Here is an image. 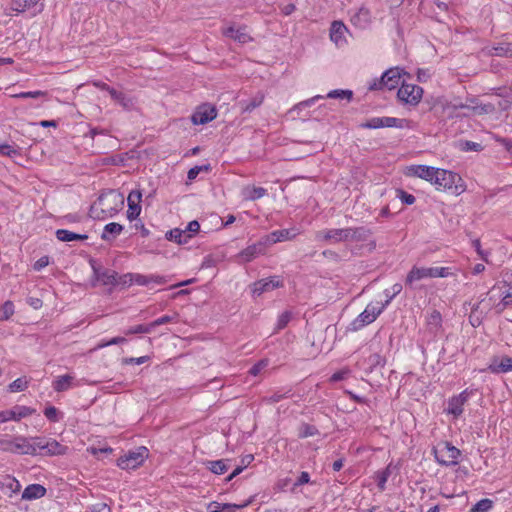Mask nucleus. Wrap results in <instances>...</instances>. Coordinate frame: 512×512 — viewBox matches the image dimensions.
Instances as JSON below:
<instances>
[{
    "label": "nucleus",
    "mask_w": 512,
    "mask_h": 512,
    "mask_svg": "<svg viewBox=\"0 0 512 512\" xmlns=\"http://www.w3.org/2000/svg\"><path fill=\"white\" fill-rule=\"evenodd\" d=\"M495 55L512 57V44L503 43L494 48Z\"/></svg>",
    "instance_id": "obj_47"
},
{
    "label": "nucleus",
    "mask_w": 512,
    "mask_h": 512,
    "mask_svg": "<svg viewBox=\"0 0 512 512\" xmlns=\"http://www.w3.org/2000/svg\"><path fill=\"white\" fill-rule=\"evenodd\" d=\"M12 7L18 12L31 10L33 14L42 12L44 4L42 0H13Z\"/></svg>",
    "instance_id": "obj_15"
},
{
    "label": "nucleus",
    "mask_w": 512,
    "mask_h": 512,
    "mask_svg": "<svg viewBox=\"0 0 512 512\" xmlns=\"http://www.w3.org/2000/svg\"><path fill=\"white\" fill-rule=\"evenodd\" d=\"M268 365V362L266 360H261L258 363L254 364L250 370L249 373L253 376H257L261 373V371L266 368Z\"/></svg>",
    "instance_id": "obj_59"
},
{
    "label": "nucleus",
    "mask_w": 512,
    "mask_h": 512,
    "mask_svg": "<svg viewBox=\"0 0 512 512\" xmlns=\"http://www.w3.org/2000/svg\"><path fill=\"white\" fill-rule=\"evenodd\" d=\"M282 286V282L277 277L268 279H261L253 284V294L261 295L264 292L272 291L275 288Z\"/></svg>",
    "instance_id": "obj_18"
},
{
    "label": "nucleus",
    "mask_w": 512,
    "mask_h": 512,
    "mask_svg": "<svg viewBox=\"0 0 512 512\" xmlns=\"http://www.w3.org/2000/svg\"><path fill=\"white\" fill-rule=\"evenodd\" d=\"M75 377L70 374L61 375L55 378L52 383L53 389L56 392H64L74 386Z\"/></svg>",
    "instance_id": "obj_23"
},
{
    "label": "nucleus",
    "mask_w": 512,
    "mask_h": 512,
    "mask_svg": "<svg viewBox=\"0 0 512 512\" xmlns=\"http://www.w3.org/2000/svg\"><path fill=\"white\" fill-rule=\"evenodd\" d=\"M482 148L483 147H482V145L480 143L473 142V141H465L462 144V149L464 151H475V152H478V151H481Z\"/></svg>",
    "instance_id": "obj_60"
},
{
    "label": "nucleus",
    "mask_w": 512,
    "mask_h": 512,
    "mask_svg": "<svg viewBox=\"0 0 512 512\" xmlns=\"http://www.w3.org/2000/svg\"><path fill=\"white\" fill-rule=\"evenodd\" d=\"M142 195L139 191H130V222L136 219L141 212V201Z\"/></svg>",
    "instance_id": "obj_30"
},
{
    "label": "nucleus",
    "mask_w": 512,
    "mask_h": 512,
    "mask_svg": "<svg viewBox=\"0 0 512 512\" xmlns=\"http://www.w3.org/2000/svg\"><path fill=\"white\" fill-rule=\"evenodd\" d=\"M397 195L400 198V200L406 205H412L416 200L412 194H409L404 190H397Z\"/></svg>",
    "instance_id": "obj_57"
},
{
    "label": "nucleus",
    "mask_w": 512,
    "mask_h": 512,
    "mask_svg": "<svg viewBox=\"0 0 512 512\" xmlns=\"http://www.w3.org/2000/svg\"><path fill=\"white\" fill-rule=\"evenodd\" d=\"M56 238L61 242L84 241L88 239L86 234H78L66 229H58L55 232Z\"/></svg>",
    "instance_id": "obj_29"
},
{
    "label": "nucleus",
    "mask_w": 512,
    "mask_h": 512,
    "mask_svg": "<svg viewBox=\"0 0 512 512\" xmlns=\"http://www.w3.org/2000/svg\"><path fill=\"white\" fill-rule=\"evenodd\" d=\"M217 116L216 109L208 104L200 106L192 115L191 120L196 125L206 124Z\"/></svg>",
    "instance_id": "obj_13"
},
{
    "label": "nucleus",
    "mask_w": 512,
    "mask_h": 512,
    "mask_svg": "<svg viewBox=\"0 0 512 512\" xmlns=\"http://www.w3.org/2000/svg\"><path fill=\"white\" fill-rule=\"evenodd\" d=\"M384 309L385 304H380V302L368 304L365 310L352 322L353 329L358 330L374 322Z\"/></svg>",
    "instance_id": "obj_5"
},
{
    "label": "nucleus",
    "mask_w": 512,
    "mask_h": 512,
    "mask_svg": "<svg viewBox=\"0 0 512 512\" xmlns=\"http://www.w3.org/2000/svg\"><path fill=\"white\" fill-rule=\"evenodd\" d=\"M149 451L145 446H139L135 451H130V469H135L142 465L148 458Z\"/></svg>",
    "instance_id": "obj_25"
},
{
    "label": "nucleus",
    "mask_w": 512,
    "mask_h": 512,
    "mask_svg": "<svg viewBox=\"0 0 512 512\" xmlns=\"http://www.w3.org/2000/svg\"><path fill=\"white\" fill-rule=\"evenodd\" d=\"M0 155L14 157L19 155V152L14 146L10 144L0 143Z\"/></svg>",
    "instance_id": "obj_48"
},
{
    "label": "nucleus",
    "mask_w": 512,
    "mask_h": 512,
    "mask_svg": "<svg viewBox=\"0 0 512 512\" xmlns=\"http://www.w3.org/2000/svg\"><path fill=\"white\" fill-rule=\"evenodd\" d=\"M49 264V257L48 256H43L41 258H39L35 263H34V270L36 271H40L42 270L43 268H45L47 265Z\"/></svg>",
    "instance_id": "obj_62"
},
{
    "label": "nucleus",
    "mask_w": 512,
    "mask_h": 512,
    "mask_svg": "<svg viewBox=\"0 0 512 512\" xmlns=\"http://www.w3.org/2000/svg\"><path fill=\"white\" fill-rule=\"evenodd\" d=\"M28 386L27 380L23 378H17L9 385V391L10 392H20L24 391Z\"/></svg>",
    "instance_id": "obj_45"
},
{
    "label": "nucleus",
    "mask_w": 512,
    "mask_h": 512,
    "mask_svg": "<svg viewBox=\"0 0 512 512\" xmlns=\"http://www.w3.org/2000/svg\"><path fill=\"white\" fill-rule=\"evenodd\" d=\"M96 281L104 286H116L120 283L122 277L117 272L110 269H99L93 266Z\"/></svg>",
    "instance_id": "obj_12"
},
{
    "label": "nucleus",
    "mask_w": 512,
    "mask_h": 512,
    "mask_svg": "<svg viewBox=\"0 0 512 512\" xmlns=\"http://www.w3.org/2000/svg\"><path fill=\"white\" fill-rule=\"evenodd\" d=\"M462 107L468 109L474 115L490 114L495 110L492 104L463 105Z\"/></svg>",
    "instance_id": "obj_35"
},
{
    "label": "nucleus",
    "mask_w": 512,
    "mask_h": 512,
    "mask_svg": "<svg viewBox=\"0 0 512 512\" xmlns=\"http://www.w3.org/2000/svg\"><path fill=\"white\" fill-rule=\"evenodd\" d=\"M436 461L440 465L452 466L458 463L460 450L450 442H442L433 450Z\"/></svg>",
    "instance_id": "obj_4"
},
{
    "label": "nucleus",
    "mask_w": 512,
    "mask_h": 512,
    "mask_svg": "<svg viewBox=\"0 0 512 512\" xmlns=\"http://www.w3.org/2000/svg\"><path fill=\"white\" fill-rule=\"evenodd\" d=\"M352 91L351 90H333V91H330L328 94H327V97L328 98H333V99H336V98H339V99H344L346 98L347 100H350L352 98Z\"/></svg>",
    "instance_id": "obj_49"
},
{
    "label": "nucleus",
    "mask_w": 512,
    "mask_h": 512,
    "mask_svg": "<svg viewBox=\"0 0 512 512\" xmlns=\"http://www.w3.org/2000/svg\"><path fill=\"white\" fill-rule=\"evenodd\" d=\"M363 127L370 129L383 128V117H374L368 120Z\"/></svg>",
    "instance_id": "obj_55"
},
{
    "label": "nucleus",
    "mask_w": 512,
    "mask_h": 512,
    "mask_svg": "<svg viewBox=\"0 0 512 512\" xmlns=\"http://www.w3.org/2000/svg\"><path fill=\"white\" fill-rule=\"evenodd\" d=\"M442 317L440 312L434 310L427 318V324L431 330L436 332L441 327Z\"/></svg>",
    "instance_id": "obj_39"
},
{
    "label": "nucleus",
    "mask_w": 512,
    "mask_h": 512,
    "mask_svg": "<svg viewBox=\"0 0 512 512\" xmlns=\"http://www.w3.org/2000/svg\"><path fill=\"white\" fill-rule=\"evenodd\" d=\"M347 27L341 21H333L330 26L329 32H345Z\"/></svg>",
    "instance_id": "obj_63"
},
{
    "label": "nucleus",
    "mask_w": 512,
    "mask_h": 512,
    "mask_svg": "<svg viewBox=\"0 0 512 512\" xmlns=\"http://www.w3.org/2000/svg\"><path fill=\"white\" fill-rule=\"evenodd\" d=\"M249 503H244L242 505L230 504V503H219L216 501L211 502L208 505V509L210 512H235L236 509H240L246 507Z\"/></svg>",
    "instance_id": "obj_32"
},
{
    "label": "nucleus",
    "mask_w": 512,
    "mask_h": 512,
    "mask_svg": "<svg viewBox=\"0 0 512 512\" xmlns=\"http://www.w3.org/2000/svg\"><path fill=\"white\" fill-rule=\"evenodd\" d=\"M209 165L195 166L188 171L187 177L189 180H194L201 171H209Z\"/></svg>",
    "instance_id": "obj_56"
},
{
    "label": "nucleus",
    "mask_w": 512,
    "mask_h": 512,
    "mask_svg": "<svg viewBox=\"0 0 512 512\" xmlns=\"http://www.w3.org/2000/svg\"><path fill=\"white\" fill-rule=\"evenodd\" d=\"M437 168L426 165H412L408 168V175L415 176L432 183Z\"/></svg>",
    "instance_id": "obj_19"
},
{
    "label": "nucleus",
    "mask_w": 512,
    "mask_h": 512,
    "mask_svg": "<svg viewBox=\"0 0 512 512\" xmlns=\"http://www.w3.org/2000/svg\"><path fill=\"white\" fill-rule=\"evenodd\" d=\"M296 236V232L294 230L290 229H283V230H277L273 231L269 235H267L264 239L267 241V245H272L277 242H282L286 240H290Z\"/></svg>",
    "instance_id": "obj_20"
},
{
    "label": "nucleus",
    "mask_w": 512,
    "mask_h": 512,
    "mask_svg": "<svg viewBox=\"0 0 512 512\" xmlns=\"http://www.w3.org/2000/svg\"><path fill=\"white\" fill-rule=\"evenodd\" d=\"M28 439H29V444L33 448L34 455H37V454L43 455L47 438L36 436V437H28Z\"/></svg>",
    "instance_id": "obj_36"
},
{
    "label": "nucleus",
    "mask_w": 512,
    "mask_h": 512,
    "mask_svg": "<svg viewBox=\"0 0 512 512\" xmlns=\"http://www.w3.org/2000/svg\"><path fill=\"white\" fill-rule=\"evenodd\" d=\"M178 321V314L174 313L173 315H164L154 321L151 322V326L154 329L157 326L164 325L171 322H177Z\"/></svg>",
    "instance_id": "obj_44"
},
{
    "label": "nucleus",
    "mask_w": 512,
    "mask_h": 512,
    "mask_svg": "<svg viewBox=\"0 0 512 512\" xmlns=\"http://www.w3.org/2000/svg\"><path fill=\"white\" fill-rule=\"evenodd\" d=\"M431 278H437V277H448L451 275V272L449 271V268L447 267H429Z\"/></svg>",
    "instance_id": "obj_51"
},
{
    "label": "nucleus",
    "mask_w": 512,
    "mask_h": 512,
    "mask_svg": "<svg viewBox=\"0 0 512 512\" xmlns=\"http://www.w3.org/2000/svg\"><path fill=\"white\" fill-rule=\"evenodd\" d=\"M402 291V285L400 283H395L390 289H386L384 294L386 296V300L383 304L385 307L391 302V300L398 295Z\"/></svg>",
    "instance_id": "obj_42"
},
{
    "label": "nucleus",
    "mask_w": 512,
    "mask_h": 512,
    "mask_svg": "<svg viewBox=\"0 0 512 512\" xmlns=\"http://www.w3.org/2000/svg\"><path fill=\"white\" fill-rule=\"evenodd\" d=\"M124 197L116 190L103 192L90 207V216L94 219L104 220L113 217L123 208Z\"/></svg>",
    "instance_id": "obj_1"
},
{
    "label": "nucleus",
    "mask_w": 512,
    "mask_h": 512,
    "mask_svg": "<svg viewBox=\"0 0 512 512\" xmlns=\"http://www.w3.org/2000/svg\"><path fill=\"white\" fill-rule=\"evenodd\" d=\"M406 119H399L395 117H383V127H397L404 128L407 124Z\"/></svg>",
    "instance_id": "obj_40"
},
{
    "label": "nucleus",
    "mask_w": 512,
    "mask_h": 512,
    "mask_svg": "<svg viewBox=\"0 0 512 512\" xmlns=\"http://www.w3.org/2000/svg\"><path fill=\"white\" fill-rule=\"evenodd\" d=\"M317 240H324L329 243L347 242V228L325 229L316 234Z\"/></svg>",
    "instance_id": "obj_14"
},
{
    "label": "nucleus",
    "mask_w": 512,
    "mask_h": 512,
    "mask_svg": "<svg viewBox=\"0 0 512 512\" xmlns=\"http://www.w3.org/2000/svg\"><path fill=\"white\" fill-rule=\"evenodd\" d=\"M290 319H291V314L289 312H283L278 317L276 329L281 330V329L285 328L286 325L288 324V322L290 321Z\"/></svg>",
    "instance_id": "obj_58"
},
{
    "label": "nucleus",
    "mask_w": 512,
    "mask_h": 512,
    "mask_svg": "<svg viewBox=\"0 0 512 512\" xmlns=\"http://www.w3.org/2000/svg\"><path fill=\"white\" fill-rule=\"evenodd\" d=\"M199 229H200V224L198 223V221L193 220L188 223V225L185 228V231H187L188 234H191V238H192L196 233H198Z\"/></svg>",
    "instance_id": "obj_61"
},
{
    "label": "nucleus",
    "mask_w": 512,
    "mask_h": 512,
    "mask_svg": "<svg viewBox=\"0 0 512 512\" xmlns=\"http://www.w3.org/2000/svg\"><path fill=\"white\" fill-rule=\"evenodd\" d=\"M67 450H68L67 446L62 445L55 439L47 438L43 455H49V456L64 455L67 453Z\"/></svg>",
    "instance_id": "obj_22"
},
{
    "label": "nucleus",
    "mask_w": 512,
    "mask_h": 512,
    "mask_svg": "<svg viewBox=\"0 0 512 512\" xmlns=\"http://www.w3.org/2000/svg\"><path fill=\"white\" fill-rule=\"evenodd\" d=\"M369 20V12L366 9H360L351 17V22L356 28L365 29V24Z\"/></svg>",
    "instance_id": "obj_34"
},
{
    "label": "nucleus",
    "mask_w": 512,
    "mask_h": 512,
    "mask_svg": "<svg viewBox=\"0 0 512 512\" xmlns=\"http://www.w3.org/2000/svg\"><path fill=\"white\" fill-rule=\"evenodd\" d=\"M318 433H319V431L315 426L304 423L299 428L298 436L300 438H307V437L315 436Z\"/></svg>",
    "instance_id": "obj_41"
},
{
    "label": "nucleus",
    "mask_w": 512,
    "mask_h": 512,
    "mask_svg": "<svg viewBox=\"0 0 512 512\" xmlns=\"http://www.w3.org/2000/svg\"><path fill=\"white\" fill-rule=\"evenodd\" d=\"M329 38L338 48L347 45V39L344 34H329Z\"/></svg>",
    "instance_id": "obj_53"
},
{
    "label": "nucleus",
    "mask_w": 512,
    "mask_h": 512,
    "mask_svg": "<svg viewBox=\"0 0 512 512\" xmlns=\"http://www.w3.org/2000/svg\"><path fill=\"white\" fill-rule=\"evenodd\" d=\"M370 236V231L365 227L347 228V242L366 241Z\"/></svg>",
    "instance_id": "obj_28"
},
{
    "label": "nucleus",
    "mask_w": 512,
    "mask_h": 512,
    "mask_svg": "<svg viewBox=\"0 0 512 512\" xmlns=\"http://www.w3.org/2000/svg\"><path fill=\"white\" fill-rule=\"evenodd\" d=\"M493 502L490 499H482L478 501L470 512H487L492 508Z\"/></svg>",
    "instance_id": "obj_43"
},
{
    "label": "nucleus",
    "mask_w": 512,
    "mask_h": 512,
    "mask_svg": "<svg viewBox=\"0 0 512 512\" xmlns=\"http://www.w3.org/2000/svg\"><path fill=\"white\" fill-rule=\"evenodd\" d=\"M33 412L34 410L27 406L16 405L9 410L0 412V423H5L11 420L19 421L22 418L30 416Z\"/></svg>",
    "instance_id": "obj_10"
},
{
    "label": "nucleus",
    "mask_w": 512,
    "mask_h": 512,
    "mask_svg": "<svg viewBox=\"0 0 512 512\" xmlns=\"http://www.w3.org/2000/svg\"><path fill=\"white\" fill-rule=\"evenodd\" d=\"M208 468L215 474H224L228 470L227 461L223 459L217 461H210L208 463Z\"/></svg>",
    "instance_id": "obj_38"
},
{
    "label": "nucleus",
    "mask_w": 512,
    "mask_h": 512,
    "mask_svg": "<svg viewBox=\"0 0 512 512\" xmlns=\"http://www.w3.org/2000/svg\"><path fill=\"white\" fill-rule=\"evenodd\" d=\"M165 237L169 241L182 245L189 242V240L191 239V234H188L187 231L185 230L174 228L166 232Z\"/></svg>",
    "instance_id": "obj_27"
},
{
    "label": "nucleus",
    "mask_w": 512,
    "mask_h": 512,
    "mask_svg": "<svg viewBox=\"0 0 512 512\" xmlns=\"http://www.w3.org/2000/svg\"><path fill=\"white\" fill-rule=\"evenodd\" d=\"M423 89L415 84L402 83L401 87L397 92L399 101L416 106L422 99Z\"/></svg>",
    "instance_id": "obj_6"
},
{
    "label": "nucleus",
    "mask_w": 512,
    "mask_h": 512,
    "mask_svg": "<svg viewBox=\"0 0 512 512\" xmlns=\"http://www.w3.org/2000/svg\"><path fill=\"white\" fill-rule=\"evenodd\" d=\"M405 74L404 70L399 67H393L385 71L380 78H375L368 84L370 91L375 90H393L398 87L402 81V75Z\"/></svg>",
    "instance_id": "obj_2"
},
{
    "label": "nucleus",
    "mask_w": 512,
    "mask_h": 512,
    "mask_svg": "<svg viewBox=\"0 0 512 512\" xmlns=\"http://www.w3.org/2000/svg\"><path fill=\"white\" fill-rule=\"evenodd\" d=\"M46 494V488L40 484H31L28 485L23 493L22 499L24 500H34L43 497Z\"/></svg>",
    "instance_id": "obj_26"
},
{
    "label": "nucleus",
    "mask_w": 512,
    "mask_h": 512,
    "mask_svg": "<svg viewBox=\"0 0 512 512\" xmlns=\"http://www.w3.org/2000/svg\"><path fill=\"white\" fill-rule=\"evenodd\" d=\"M286 398V393H281L280 391H276L271 393L270 395H267L263 398V401H265L268 404H274L277 402H280L282 399Z\"/></svg>",
    "instance_id": "obj_52"
},
{
    "label": "nucleus",
    "mask_w": 512,
    "mask_h": 512,
    "mask_svg": "<svg viewBox=\"0 0 512 512\" xmlns=\"http://www.w3.org/2000/svg\"><path fill=\"white\" fill-rule=\"evenodd\" d=\"M123 230V225L112 222L105 225L101 237L103 240L109 241L115 239Z\"/></svg>",
    "instance_id": "obj_31"
},
{
    "label": "nucleus",
    "mask_w": 512,
    "mask_h": 512,
    "mask_svg": "<svg viewBox=\"0 0 512 512\" xmlns=\"http://www.w3.org/2000/svg\"><path fill=\"white\" fill-rule=\"evenodd\" d=\"M47 95H48L47 92L37 90V91L20 92L18 94L12 95V97H14V98H34V99H36V98H40V97H45Z\"/></svg>",
    "instance_id": "obj_46"
},
{
    "label": "nucleus",
    "mask_w": 512,
    "mask_h": 512,
    "mask_svg": "<svg viewBox=\"0 0 512 512\" xmlns=\"http://www.w3.org/2000/svg\"><path fill=\"white\" fill-rule=\"evenodd\" d=\"M425 278H431L430 269L426 267H417L414 266L408 273L406 277V284L412 285L414 282L425 279Z\"/></svg>",
    "instance_id": "obj_24"
},
{
    "label": "nucleus",
    "mask_w": 512,
    "mask_h": 512,
    "mask_svg": "<svg viewBox=\"0 0 512 512\" xmlns=\"http://www.w3.org/2000/svg\"><path fill=\"white\" fill-rule=\"evenodd\" d=\"M309 481H310V475H309V473H308V472L303 471V472H301L300 476L298 477V479H297V481H296L295 485H296V486L304 485V484L309 483Z\"/></svg>",
    "instance_id": "obj_64"
},
{
    "label": "nucleus",
    "mask_w": 512,
    "mask_h": 512,
    "mask_svg": "<svg viewBox=\"0 0 512 512\" xmlns=\"http://www.w3.org/2000/svg\"><path fill=\"white\" fill-rule=\"evenodd\" d=\"M0 450L3 452L20 454V455H32L34 456V451L31 445L29 444L28 437L18 435H3L0 438Z\"/></svg>",
    "instance_id": "obj_3"
},
{
    "label": "nucleus",
    "mask_w": 512,
    "mask_h": 512,
    "mask_svg": "<svg viewBox=\"0 0 512 512\" xmlns=\"http://www.w3.org/2000/svg\"><path fill=\"white\" fill-rule=\"evenodd\" d=\"M153 330L151 323L130 326V334H148Z\"/></svg>",
    "instance_id": "obj_50"
},
{
    "label": "nucleus",
    "mask_w": 512,
    "mask_h": 512,
    "mask_svg": "<svg viewBox=\"0 0 512 512\" xmlns=\"http://www.w3.org/2000/svg\"><path fill=\"white\" fill-rule=\"evenodd\" d=\"M493 374H502L512 371V358L508 355H494L489 359L487 368Z\"/></svg>",
    "instance_id": "obj_8"
},
{
    "label": "nucleus",
    "mask_w": 512,
    "mask_h": 512,
    "mask_svg": "<svg viewBox=\"0 0 512 512\" xmlns=\"http://www.w3.org/2000/svg\"><path fill=\"white\" fill-rule=\"evenodd\" d=\"M458 181H461V177L458 174L452 171L437 168L433 177L432 184L435 185L439 190H446L452 189L453 186L457 187Z\"/></svg>",
    "instance_id": "obj_7"
},
{
    "label": "nucleus",
    "mask_w": 512,
    "mask_h": 512,
    "mask_svg": "<svg viewBox=\"0 0 512 512\" xmlns=\"http://www.w3.org/2000/svg\"><path fill=\"white\" fill-rule=\"evenodd\" d=\"M266 194L267 190L265 188L252 185H247L241 190L242 198L246 201H255L264 197Z\"/></svg>",
    "instance_id": "obj_21"
},
{
    "label": "nucleus",
    "mask_w": 512,
    "mask_h": 512,
    "mask_svg": "<svg viewBox=\"0 0 512 512\" xmlns=\"http://www.w3.org/2000/svg\"><path fill=\"white\" fill-rule=\"evenodd\" d=\"M15 313V307L12 301H6L0 307V322L9 320Z\"/></svg>",
    "instance_id": "obj_37"
},
{
    "label": "nucleus",
    "mask_w": 512,
    "mask_h": 512,
    "mask_svg": "<svg viewBox=\"0 0 512 512\" xmlns=\"http://www.w3.org/2000/svg\"><path fill=\"white\" fill-rule=\"evenodd\" d=\"M263 100H264V94L262 92H258L251 99L241 102L242 109L244 112H251L258 106H260L262 104Z\"/></svg>",
    "instance_id": "obj_33"
},
{
    "label": "nucleus",
    "mask_w": 512,
    "mask_h": 512,
    "mask_svg": "<svg viewBox=\"0 0 512 512\" xmlns=\"http://www.w3.org/2000/svg\"><path fill=\"white\" fill-rule=\"evenodd\" d=\"M45 417L51 422H58V409L54 406H49L44 410Z\"/></svg>",
    "instance_id": "obj_54"
},
{
    "label": "nucleus",
    "mask_w": 512,
    "mask_h": 512,
    "mask_svg": "<svg viewBox=\"0 0 512 512\" xmlns=\"http://www.w3.org/2000/svg\"><path fill=\"white\" fill-rule=\"evenodd\" d=\"M471 392L468 389L462 391L459 395L453 396L448 400L447 413L454 417H459L463 412V407L468 401Z\"/></svg>",
    "instance_id": "obj_11"
},
{
    "label": "nucleus",
    "mask_w": 512,
    "mask_h": 512,
    "mask_svg": "<svg viewBox=\"0 0 512 512\" xmlns=\"http://www.w3.org/2000/svg\"><path fill=\"white\" fill-rule=\"evenodd\" d=\"M268 247L267 241L263 238L262 240L249 245L242 250L238 255V261L241 263L251 262L260 255L265 254L266 248Z\"/></svg>",
    "instance_id": "obj_9"
},
{
    "label": "nucleus",
    "mask_w": 512,
    "mask_h": 512,
    "mask_svg": "<svg viewBox=\"0 0 512 512\" xmlns=\"http://www.w3.org/2000/svg\"><path fill=\"white\" fill-rule=\"evenodd\" d=\"M167 282L166 278L163 276L156 275H141V274H132L130 273V285L137 284L141 286H149L150 284H165Z\"/></svg>",
    "instance_id": "obj_17"
},
{
    "label": "nucleus",
    "mask_w": 512,
    "mask_h": 512,
    "mask_svg": "<svg viewBox=\"0 0 512 512\" xmlns=\"http://www.w3.org/2000/svg\"><path fill=\"white\" fill-rule=\"evenodd\" d=\"M506 283L504 282L502 287L494 286L490 291L493 293L496 289L501 290L502 299L495 305L497 313H502L508 306H512V285Z\"/></svg>",
    "instance_id": "obj_16"
}]
</instances>
